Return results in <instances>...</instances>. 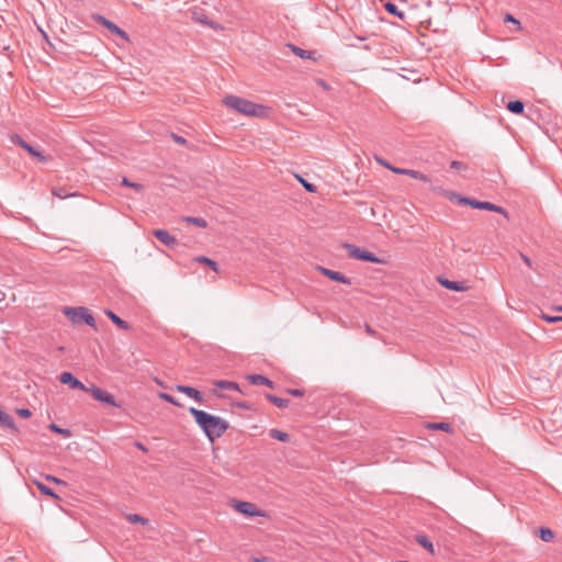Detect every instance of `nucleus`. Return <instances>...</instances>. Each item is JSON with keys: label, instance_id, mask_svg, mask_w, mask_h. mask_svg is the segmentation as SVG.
<instances>
[{"label": "nucleus", "instance_id": "1", "mask_svg": "<svg viewBox=\"0 0 562 562\" xmlns=\"http://www.w3.org/2000/svg\"><path fill=\"white\" fill-rule=\"evenodd\" d=\"M222 102L233 112L247 117L267 119L272 111V109L266 104L256 103L235 94L226 95Z\"/></svg>", "mask_w": 562, "mask_h": 562}, {"label": "nucleus", "instance_id": "2", "mask_svg": "<svg viewBox=\"0 0 562 562\" xmlns=\"http://www.w3.org/2000/svg\"><path fill=\"white\" fill-rule=\"evenodd\" d=\"M189 412L211 441L220 438L228 428L227 422L218 416L211 415L194 407H191Z\"/></svg>", "mask_w": 562, "mask_h": 562}, {"label": "nucleus", "instance_id": "3", "mask_svg": "<svg viewBox=\"0 0 562 562\" xmlns=\"http://www.w3.org/2000/svg\"><path fill=\"white\" fill-rule=\"evenodd\" d=\"M228 506L231 509H233L235 513L246 517V518H255V517H261V518H268V513L260 508L257 504L248 501H241L232 498L228 502Z\"/></svg>", "mask_w": 562, "mask_h": 562}, {"label": "nucleus", "instance_id": "4", "mask_svg": "<svg viewBox=\"0 0 562 562\" xmlns=\"http://www.w3.org/2000/svg\"><path fill=\"white\" fill-rule=\"evenodd\" d=\"M63 313L68 317L72 325L86 323L87 325L97 328L94 318L87 307H65Z\"/></svg>", "mask_w": 562, "mask_h": 562}, {"label": "nucleus", "instance_id": "5", "mask_svg": "<svg viewBox=\"0 0 562 562\" xmlns=\"http://www.w3.org/2000/svg\"><path fill=\"white\" fill-rule=\"evenodd\" d=\"M345 248L347 249L348 256L350 258H355V259H359V260L368 261V262H373V263L382 262V260L380 258L375 257L372 252L363 250L353 245L347 244V245H345Z\"/></svg>", "mask_w": 562, "mask_h": 562}, {"label": "nucleus", "instance_id": "6", "mask_svg": "<svg viewBox=\"0 0 562 562\" xmlns=\"http://www.w3.org/2000/svg\"><path fill=\"white\" fill-rule=\"evenodd\" d=\"M459 204H469L474 209L496 212V213L504 215L505 217H508L507 212L503 207H501L496 204H493L491 202H481V201L471 200V199H459Z\"/></svg>", "mask_w": 562, "mask_h": 562}, {"label": "nucleus", "instance_id": "7", "mask_svg": "<svg viewBox=\"0 0 562 562\" xmlns=\"http://www.w3.org/2000/svg\"><path fill=\"white\" fill-rule=\"evenodd\" d=\"M92 19L97 23L101 24L106 30H109L111 33L120 36L122 40H124L126 42L130 40L128 35L126 34L125 31H123L121 27H119L116 24H114L110 20L105 19L103 15L95 13V14L92 15Z\"/></svg>", "mask_w": 562, "mask_h": 562}, {"label": "nucleus", "instance_id": "8", "mask_svg": "<svg viewBox=\"0 0 562 562\" xmlns=\"http://www.w3.org/2000/svg\"><path fill=\"white\" fill-rule=\"evenodd\" d=\"M86 392H89L93 396V398L99 402L109 404L111 406L119 407V404L116 403L115 397L111 393H109L108 391H105L103 389H100L98 386H91V387H88V390Z\"/></svg>", "mask_w": 562, "mask_h": 562}, {"label": "nucleus", "instance_id": "9", "mask_svg": "<svg viewBox=\"0 0 562 562\" xmlns=\"http://www.w3.org/2000/svg\"><path fill=\"white\" fill-rule=\"evenodd\" d=\"M316 270L333 281L340 282L344 284H350V280L338 271H334V270H330V269H327V268H324L321 266H317Z\"/></svg>", "mask_w": 562, "mask_h": 562}, {"label": "nucleus", "instance_id": "10", "mask_svg": "<svg viewBox=\"0 0 562 562\" xmlns=\"http://www.w3.org/2000/svg\"><path fill=\"white\" fill-rule=\"evenodd\" d=\"M192 18L195 22L206 25L215 31H222L223 27L215 21L210 20L204 13L193 11Z\"/></svg>", "mask_w": 562, "mask_h": 562}, {"label": "nucleus", "instance_id": "11", "mask_svg": "<svg viewBox=\"0 0 562 562\" xmlns=\"http://www.w3.org/2000/svg\"><path fill=\"white\" fill-rule=\"evenodd\" d=\"M59 380L63 384H68L72 389H79L82 391H87L88 387L85 386L78 379H76L70 372H63L59 376Z\"/></svg>", "mask_w": 562, "mask_h": 562}, {"label": "nucleus", "instance_id": "12", "mask_svg": "<svg viewBox=\"0 0 562 562\" xmlns=\"http://www.w3.org/2000/svg\"><path fill=\"white\" fill-rule=\"evenodd\" d=\"M391 171H393L394 173H397V175H405V176H409L414 179H417V180H420L423 182H430V179L428 176L422 173L420 171H417V170H413V169H403V168H391Z\"/></svg>", "mask_w": 562, "mask_h": 562}, {"label": "nucleus", "instance_id": "13", "mask_svg": "<svg viewBox=\"0 0 562 562\" xmlns=\"http://www.w3.org/2000/svg\"><path fill=\"white\" fill-rule=\"evenodd\" d=\"M153 234L166 246L172 247L177 245V239L166 229H155Z\"/></svg>", "mask_w": 562, "mask_h": 562}, {"label": "nucleus", "instance_id": "14", "mask_svg": "<svg viewBox=\"0 0 562 562\" xmlns=\"http://www.w3.org/2000/svg\"><path fill=\"white\" fill-rule=\"evenodd\" d=\"M176 390L180 393L188 395L191 398H194L195 401H198L200 403L203 400L200 391H198L194 387L186 386V385H176Z\"/></svg>", "mask_w": 562, "mask_h": 562}, {"label": "nucleus", "instance_id": "15", "mask_svg": "<svg viewBox=\"0 0 562 562\" xmlns=\"http://www.w3.org/2000/svg\"><path fill=\"white\" fill-rule=\"evenodd\" d=\"M0 425L16 431L15 423L10 414L0 407Z\"/></svg>", "mask_w": 562, "mask_h": 562}, {"label": "nucleus", "instance_id": "16", "mask_svg": "<svg viewBox=\"0 0 562 562\" xmlns=\"http://www.w3.org/2000/svg\"><path fill=\"white\" fill-rule=\"evenodd\" d=\"M18 144L24 148L31 156L40 159L41 161H45L46 158L42 155V153L37 149H35L34 147H32L31 145H29L27 143H25L24 140H22L21 138L18 139Z\"/></svg>", "mask_w": 562, "mask_h": 562}, {"label": "nucleus", "instance_id": "17", "mask_svg": "<svg viewBox=\"0 0 562 562\" xmlns=\"http://www.w3.org/2000/svg\"><path fill=\"white\" fill-rule=\"evenodd\" d=\"M247 380L256 385L263 384L269 387L273 386L272 382L261 374H249L247 375Z\"/></svg>", "mask_w": 562, "mask_h": 562}, {"label": "nucleus", "instance_id": "18", "mask_svg": "<svg viewBox=\"0 0 562 562\" xmlns=\"http://www.w3.org/2000/svg\"><path fill=\"white\" fill-rule=\"evenodd\" d=\"M105 315L116 325L119 326L120 328L124 329V330H128L130 329V326L128 324L123 321L122 318H120L116 314H114L112 311H105Z\"/></svg>", "mask_w": 562, "mask_h": 562}, {"label": "nucleus", "instance_id": "19", "mask_svg": "<svg viewBox=\"0 0 562 562\" xmlns=\"http://www.w3.org/2000/svg\"><path fill=\"white\" fill-rule=\"evenodd\" d=\"M441 284L446 289L451 290V291L463 292L467 290V286L463 283L456 282V281L443 280V281H441Z\"/></svg>", "mask_w": 562, "mask_h": 562}, {"label": "nucleus", "instance_id": "20", "mask_svg": "<svg viewBox=\"0 0 562 562\" xmlns=\"http://www.w3.org/2000/svg\"><path fill=\"white\" fill-rule=\"evenodd\" d=\"M213 384L220 389L240 391L237 383L226 380H215Z\"/></svg>", "mask_w": 562, "mask_h": 562}, {"label": "nucleus", "instance_id": "21", "mask_svg": "<svg viewBox=\"0 0 562 562\" xmlns=\"http://www.w3.org/2000/svg\"><path fill=\"white\" fill-rule=\"evenodd\" d=\"M416 541L423 547L425 548L430 554H435V548H434V544L431 543V541L426 537V536H423V535H418L416 537Z\"/></svg>", "mask_w": 562, "mask_h": 562}, {"label": "nucleus", "instance_id": "22", "mask_svg": "<svg viewBox=\"0 0 562 562\" xmlns=\"http://www.w3.org/2000/svg\"><path fill=\"white\" fill-rule=\"evenodd\" d=\"M269 436L271 438L282 441V442H286L290 440L289 434L281 431L279 429H276V428L269 430Z\"/></svg>", "mask_w": 562, "mask_h": 562}, {"label": "nucleus", "instance_id": "23", "mask_svg": "<svg viewBox=\"0 0 562 562\" xmlns=\"http://www.w3.org/2000/svg\"><path fill=\"white\" fill-rule=\"evenodd\" d=\"M126 519L131 524H142L143 526L149 525V520L138 514H130L126 516Z\"/></svg>", "mask_w": 562, "mask_h": 562}, {"label": "nucleus", "instance_id": "24", "mask_svg": "<svg viewBox=\"0 0 562 562\" xmlns=\"http://www.w3.org/2000/svg\"><path fill=\"white\" fill-rule=\"evenodd\" d=\"M426 428L434 430H443L446 432H452V428L447 423H429L426 425Z\"/></svg>", "mask_w": 562, "mask_h": 562}, {"label": "nucleus", "instance_id": "25", "mask_svg": "<svg viewBox=\"0 0 562 562\" xmlns=\"http://www.w3.org/2000/svg\"><path fill=\"white\" fill-rule=\"evenodd\" d=\"M33 483L35 484V486L44 494V495H47V496H50V497H54L56 499H58V495H56L49 487H47L45 484H43L42 482L37 481V480H34Z\"/></svg>", "mask_w": 562, "mask_h": 562}, {"label": "nucleus", "instance_id": "26", "mask_svg": "<svg viewBox=\"0 0 562 562\" xmlns=\"http://www.w3.org/2000/svg\"><path fill=\"white\" fill-rule=\"evenodd\" d=\"M539 537L542 541L550 542L554 539V533L551 529L542 527L539 529Z\"/></svg>", "mask_w": 562, "mask_h": 562}, {"label": "nucleus", "instance_id": "27", "mask_svg": "<svg viewBox=\"0 0 562 562\" xmlns=\"http://www.w3.org/2000/svg\"><path fill=\"white\" fill-rule=\"evenodd\" d=\"M294 177L304 187V189L306 191H308L311 193H315L317 191L316 186H314L313 183H310L308 181H306L302 176L296 173Z\"/></svg>", "mask_w": 562, "mask_h": 562}, {"label": "nucleus", "instance_id": "28", "mask_svg": "<svg viewBox=\"0 0 562 562\" xmlns=\"http://www.w3.org/2000/svg\"><path fill=\"white\" fill-rule=\"evenodd\" d=\"M267 398L272 403L274 404L276 406L280 407V408H284V407H288L289 405V401L288 400H284V398H281V397H277L274 395H267Z\"/></svg>", "mask_w": 562, "mask_h": 562}, {"label": "nucleus", "instance_id": "29", "mask_svg": "<svg viewBox=\"0 0 562 562\" xmlns=\"http://www.w3.org/2000/svg\"><path fill=\"white\" fill-rule=\"evenodd\" d=\"M507 109L513 113L520 114L524 111V103L521 101H510Z\"/></svg>", "mask_w": 562, "mask_h": 562}, {"label": "nucleus", "instance_id": "30", "mask_svg": "<svg viewBox=\"0 0 562 562\" xmlns=\"http://www.w3.org/2000/svg\"><path fill=\"white\" fill-rule=\"evenodd\" d=\"M194 260L200 263H204V265L209 266L214 271L218 270L217 263L214 260H212L205 256H199Z\"/></svg>", "mask_w": 562, "mask_h": 562}, {"label": "nucleus", "instance_id": "31", "mask_svg": "<svg viewBox=\"0 0 562 562\" xmlns=\"http://www.w3.org/2000/svg\"><path fill=\"white\" fill-rule=\"evenodd\" d=\"M384 8H385V10H386L387 12H390V13H391V14H393V15H396V16H397V18H400L401 20H403V19H404V16H405L404 12L398 11V10H397V8H396V5H395V4H393V3H391V2H386V3L384 4Z\"/></svg>", "mask_w": 562, "mask_h": 562}, {"label": "nucleus", "instance_id": "32", "mask_svg": "<svg viewBox=\"0 0 562 562\" xmlns=\"http://www.w3.org/2000/svg\"><path fill=\"white\" fill-rule=\"evenodd\" d=\"M48 428H49L52 431H54V432H56V434H59V435H61V436H64V437H66V438H68V437H70V436H71V431H70L69 429L60 428V427H58L56 424H50V425L48 426Z\"/></svg>", "mask_w": 562, "mask_h": 562}, {"label": "nucleus", "instance_id": "33", "mask_svg": "<svg viewBox=\"0 0 562 562\" xmlns=\"http://www.w3.org/2000/svg\"><path fill=\"white\" fill-rule=\"evenodd\" d=\"M184 221L202 228H205L207 225L206 221L201 217H186Z\"/></svg>", "mask_w": 562, "mask_h": 562}, {"label": "nucleus", "instance_id": "34", "mask_svg": "<svg viewBox=\"0 0 562 562\" xmlns=\"http://www.w3.org/2000/svg\"><path fill=\"white\" fill-rule=\"evenodd\" d=\"M292 52L301 58H311V52L304 50L300 47L291 46Z\"/></svg>", "mask_w": 562, "mask_h": 562}, {"label": "nucleus", "instance_id": "35", "mask_svg": "<svg viewBox=\"0 0 562 562\" xmlns=\"http://www.w3.org/2000/svg\"><path fill=\"white\" fill-rule=\"evenodd\" d=\"M122 184L123 186H126V187H130V188H133L135 191L137 192H142L143 191V186L139 184V183H134V182H131L128 179L124 178L123 181H122Z\"/></svg>", "mask_w": 562, "mask_h": 562}, {"label": "nucleus", "instance_id": "36", "mask_svg": "<svg viewBox=\"0 0 562 562\" xmlns=\"http://www.w3.org/2000/svg\"><path fill=\"white\" fill-rule=\"evenodd\" d=\"M159 397L170 404H173L176 406H180V403L177 402L171 395L167 394V393H159Z\"/></svg>", "mask_w": 562, "mask_h": 562}, {"label": "nucleus", "instance_id": "37", "mask_svg": "<svg viewBox=\"0 0 562 562\" xmlns=\"http://www.w3.org/2000/svg\"><path fill=\"white\" fill-rule=\"evenodd\" d=\"M441 193L449 200L457 201L458 203H459V199H462L459 194H457L456 192H452V191L442 190Z\"/></svg>", "mask_w": 562, "mask_h": 562}, {"label": "nucleus", "instance_id": "38", "mask_svg": "<svg viewBox=\"0 0 562 562\" xmlns=\"http://www.w3.org/2000/svg\"><path fill=\"white\" fill-rule=\"evenodd\" d=\"M504 21L506 23H514L517 26L518 30H521L520 22L517 19H515L512 14H506L505 18H504Z\"/></svg>", "mask_w": 562, "mask_h": 562}, {"label": "nucleus", "instance_id": "39", "mask_svg": "<svg viewBox=\"0 0 562 562\" xmlns=\"http://www.w3.org/2000/svg\"><path fill=\"white\" fill-rule=\"evenodd\" d=\"M16 414L25 419L32 416V412L27 408H19L16 409Z\"/></svg>", "mask_w": 562, "mask_h": 562}, {"label": "nucleus", "instance_id": "40", "mask_svg": "<svg viewBox=\"0 0 562 562\" xmlns=\"http://www.w3.org/2000/svg\"><path fill=\"white\" fill-rule=\"evenodd\" d=\"M542 318L548 323H558L562 322V316H549V315H542Z\"/></svg>", "mask_w": 562, "mask_h": 562}, {"label": "nucleus", "instance_id": "41", "mask_svg": "<svg viewBox=\"0 0 562 562\" xmlns=\"http://www.w3.org/2000/svg\"><path fill=\"white\" fill-rule=\"evenodd\" d=\"M249 562H272L271 559L267 557H260V558H251Z\"/></svg>", "mask_w": 562, "mask_h": 562}, {"label": "nucleus", "instance_id": "42", "mask_svg": "<svg viewBox=\"0 0 562 562\" xmlns=\"http://www.w3.org/2000/svg\"><path fill=\"white\" fill-rule=\"evenodd\" d=\"M45 479L47 481L54 482L56 484H63L64 483L61 480H59V479H57V477H55L53 475H46Z\"/></svg>", "mask_w": 562, "mask_h": 562}, {"label": "nucleus", "instance_id": "43", "mask_svg": "<svg viewBox=\"0 0 562 562\" xmlns=\"http://www.w3.org/2000/svg\"><path fill=\"white\" fill-rule=\"evenodd\" d=\"M288 392L290 394L294 395V396H302L303 395V391L302 390H297V389L289 390Z\"/></svg>", "mask_w": 562, "mask_h": 562}, {"label": "nucleus", "instance_id": "44", "mask_svg": "<svg viewBox=\"0 0 562 562\" xmlns=\"http://www.w3.org/2000/svg\"><path fill=\"white\" fill-rule=\"evenodd\" d=\"M382 166H384L385 168H387L389 170H391V168H394L392 165H390L387 161H384L382 159H379L378 160Z\"/></svg>", "mask_w": 562, "mask_h": 562}, {"label": "nucleus", "instance_id": "45", "mask_svg": "<svg viewBox=\"0 0 562 562\" xmlns=\"http://www.w3.org/2000/svg\"><path fill=\"white\" fill-rule=\"evenodd\" d=\"M461 167H462V164L459 161L451 162V168H453V169H461Z\"/></svg>", "mask_w": 562, "mask_h": 562}, {"label": "nucleus", "instance_id": "46", "mask_svg": "<svg viewBox=\"0 0 562 562\" xmlns=\"http://www.w3.org/2000/svg\"><path fill=\"white\" fill-rule=\"evenodd\" d=\"M367 331H368L369 334H371V335H373V334H374V330H372L370 326H367Z\"/></svg>", "mask_w": 562, "mask_h": 562}, {"label": "nucleus", "instance_id": "47", "mask_svg": "<svg viewBox=\"0 0 562 562\" xmlns=\"http://www.w3.org/2000/svg\"><path fill=\"white\" fill-rule=\"evenodd\" d=\"M524 261H525V263H527L528 266H530V260H529V258L524 257Z\"/></svg>", "mask_w": 562, "mask_h": 562}, {"label": "nucleus", "instance_id": "48", "mask_svg": "<svg viewBox=\"0 0 562 562\" xmlns=\"http://www.w3.org/2000/svg\"><path fill=\"white\" fill-rule=\"evenodd\" d=\"M57 196H58V198H64V196L61 195V192H58Z\"/></svg>", "mask_w": 562, "mask_h": 562}, {"label": "nucleus", "instance_id": "49", "mask_svg": "<svg viewBox=\"0 0 562 562\" xmlns=\"http://www.w3.org/2000/svg\"><path fill=\"white\" fill-rule=\"evenodd\" d=\"M559 311H562V306L558 307Z\"/></svg>", "mask_w": 562, "mask_h": 562}]
</instances>
